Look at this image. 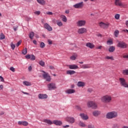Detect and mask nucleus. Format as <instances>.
I'll list each match as a JSON object with an SVG mask.
<instances>
[{"instance_id":"f257e3e1","label":"nucleus","mask_w":128,"mask_h":128,"mask_svg":"<svg viewBox=\"0 0 128 128\" xmlns=\"http://www.w3.org/2000/svg\"><path fill=\"white\" fill-rule=\"evenodd\" d=\"M100 100L102 102H104V104H110L112 100V98L110 95L106 94L102 96Z\"/></svg>"},{"instance_id":"f03ea898","label":"nucleus","mask_w":128,"mask_h":128,"mask_svg":"<svg viewBox=\"0 0 128 128\" xmlns=\"http://www.w3.org/2000/svg\"><path fill=\"white\" fill-rule=\"evenodd\" d=\"M118 117V112H109L106 114V118L108 120H112V118H116Z\"/></svg>"},{"instance_id":"7ed1b4c3","label":"nucleus","mask_w":128,"mask_h":128,"mask_svg":"<svg viewBox=\"0 0 128 128\" xmlns=\"http://www.w3.org/2000/svg\"><path fill=\"white\" fill-rule=\"evenodd\" d=\"M87 106L88 108H92L93 110H96L98 108V104L94 101H89L87 103Z\"/></svg>"},{"instance_id":"20e7f679","label":"nucleus","mask_w":128,"mask_h":128,"mask_svg":"<svg viewBox=\"0 0 128 128\" xmlns=\"http://www.w3.org/2000/svg\"><path fill=\"white\" fill-rule=\"evenodd\" d=\"M42 72H43L42 74L44 78V80H46V82H50V80H52V78H50V76L48 75V73H46L44 71H42Z\"/></svg>"},{"instance_id":"39448f33","label":"nucleus","mask_w":128,"mask_h":128,"mask_svg":"<svg viewBox=\"0 0 128 128\" xmlns=\"http://www.w3.org/2000/svg\"><path fill=\"white\" fill-rule=\"evenodd\" d=\"M119 82L122 86L128 88V84L124 78H120Z\"/></svg>"},{"instance_id":"423d86ee","label":"nucleus","mask_w":128,"mask_h":128,"mask_svg":"<svg viewBox=\"0 0 128 128\" xmlns=\"http://www.w3.org/2000/svg\"><path fill=\"white\" fill-rule=\"evenodd\" d=\"M48 90H56V85L55 83L51 82L47 85Z\"/></svg>"},{"instance_id":"0eeeda50","label":"nucleus","mask_w":128,"mask_h":128,"mask_svg":"<svg viewBox=\"0 0 128 128\" xmlns=\"http://www.w3.org/2000/svg\"><path fill=\"white\" fill-rule=\"evenodd\" d=\"M117 46L120 48H128V44L124 42V41H120L117 44Z\"/></svg>"},{"instance_id":"6e6552de","label":"nucleus","mask_w":128,"mask_h":128,"mask_svg":"<svg viewBox=\"0 0 128 128\" xmlns=\"http://www.w3.org/2000/svg\"><path fill=\"white\" fill-rule=\"evenodd\" d=\"M84 2H80L74 4L73 6L74 8H84Z\"/></svg>"},{"instance_id":"1a4fd4ad","label":"nucleus","mask_w":128,"mask_h":128,"mask_svg":"<svg viewBox=\"0 0 128 128\" xmlns=\"http://www.w3.org/2000/svg\"><path fill=\"white\" fill-rule=\"evenodd\" d=\"M86 22L84 20H80L76 22L78 26H86Z\"/></svg>"},{"instance_id":"9d476101","label":"nucleus","mask_w":128,"mask_h":128,"mask_svg":"<svg viewBox=\"0 0 128 128\" xmlns=\"http://www.w3.org/2000/svg\"><path fill=\"white\" fill-rule=\"evenodd\" d=\"M99 26L100 28H108L110 24L109 23L104 24V22H101L99 24Z\"/></svg>"},{"instance_id":"9b49d317","label":"nucleus","mask_w":128,"mask_h":128,"mask_svg":"<svg viewBox=\"0 0 128 128\" xmlns=\"http://www.w3.org/2000/svg\"><path fill=\"white\" fill-rule=\"evenodd\" d=\"M86 32V28H80L78 30V32L79 34H82Z\"/></svg>"},{"instance_id":"f8f14e48","label":"nucleus","mask_w":128,"mask_h":128,"mask_svg":"<svg viewBox=\"0 0 128 128\" xmlns=\"http://www.w3.org/2000/svg\"><path fill=\"white\" fill-rule=\"evenodd\" d=\"M80 116L81 118H82V120H88V116L84 113L80 114Z\"/></svg>"},{"instance_id":"ddd939ff","label":"nucleus","mask_w":128,"mask_h":128,"mask_svg":"<svg viewBox=\"0 0 128 128\" xmlns=\"http://www.w3.org/2000/svg\"><path fill=\"white\" fill-rule=\"evenodd\" d=\"M44 28L46 30H48V32H52V26H50L48 23H45L44 24Z\"/></svg>"},{"instance_id":"4468645a","label":"nucleus","mask_w":128,"mask_h":128,"mask_svg":"<svg viewBox=\"0 0 128 128\" xmlns=\"http://www.w3.org/2000/svg\"><path fill=\"white\" fill-rule=\"evenodd\" d=\"M18 124L19 126H26L28 125V122L26 121H18Z\"/></svg>"},{"instance_id":"2eb2a0df","label":"nucleus","mask_w":128,"mask_h":128,"mask_svg":"<svg viewBox=\"0 0 128 128\" xmlns=\"http://www.w3.org/2000/svg\"><path fill=\"white\" fill-rule=\"evenodd\" d=\"M38 98L40 100H44L46 98H48V95L46 94H39L38 95Z\"/></svg>"},{"instance_id":"dca6fc26","label":"nucleus","mask_w":128,"mask_h":128,"mask_svg":"<svg viewBox=\"0 0 128 128\" xmlns=\"http://www.w3.org/2000/svg\"><path fill=\"white\" fill-rule=\"evenodd\" d=\"M66 122L70 124H74V118L72 117H68L66 118Z\"/></svg>"},{"instance_id":"f3484780","label":"nucleus","mask_w":128,"mask_h":128,"mask_svg":"<svg viewBox=\"0 0 128 128\" xmlns=\"http://www.w3.org/2000/svg\"><path fill=\"white\" fill-rule=\"evenodd\" d=\"M68 67L70 70H78V66L76 64L68 65Z\"/></svg>"},{"instance_id":"a211bd4d","label":"nucleus","mask_w":128,"mask_h":128,"mask_svg":"<svg viewBox=\"0 0 128 128\" xmlns=\"http://www.w3.org/2000/svg\"><path fill=\"white\" fill-rule=\"evenodd\" d=\"M115 5L118 6H124L120 0H115Z\"/></svg>"},{"instance_id":"6ab92c4d","label":"nucleus","mask_w":128,"mask_h":128,"mask_svg":"<svg viewBox=\"0 0 128 128\" xmlns=\"http://www.w3.org/2000/svg\"><path fill=\"white\" fill-rule=\"evenodd\" d=\"M66 94H74L76 92V90L74 89H68L66 91Z\"/></svg>"},{"instance_id":"aec40b11","label":"nucleus","mask_w":128,"mask_h":128,"mask_svg":"<svg viewBox=\"0 0 128 128\" xmlns=\"http://www.w3.org/2000/svg\"><path fill=\"white\" fill-rule=\"evenodd\" d=\"M80 68H90V64H84L80 66Z\"/></svg>"},{"instance_id":"412c9836","label":"nucleus","mask_w":128,"mask_h":128,"mask_svg":"<svg viewBox=\"0 0 128 128\" xmlns=\"http://www.w3.org/2000/svg\"><path fill=\"white\" fill-rule=\"evenodd\" d=\"M53 124H56V126H61L62 122L60 120H54L53 121Z\"/></svg>"},{"instance_id":"4be33fe9","label":"nucleus","mask_w":128,"mask_h":128,"mask_svg":"<svg viewBox=\"0 0 128 128\" xmlns=\"http://www.w3.org/2000/svg\"><path fill=\"white\" fill-rule=\"evenodd\" d=\"M66 74H70V76H72L76 74V71L74 70H68L66 71Z\"/></svg>"},{"instance_id":"5701e85b","label":"nucleus","mask_w":128,"mask_h":128,"mask_svg":"<svg viewBox=\"0 0 128 128\" xmlns=\"http://www.w3.org/2000/svg\"><path fill=\"white\" fill-rule=\"evenodd\" d=\"M86 46H87V48H94V44L90 42H88L86 44Z\"/></svg>"},{"instance_id":"b1692460","label":"nucleus","mask_w":128,"mask_h":128,"mask_svg":"<svg viewBox=\"0 0 128 128\" xmlns=\"http://www.w3.org/2000/svg\"><path fill=\"white\" fill-rule=\"evenodd\" d=\"M92 114L94 116H98L100 114V112L98 110H94L93 111Z\"/></svg>"},{"instance_id":"393cba45","label":"nucleus","mask_w":128,"mask_h":128,"mask_svg":"<svg viewBox=\"0 0 128 128\" xmlns=\"http://www.w3.org/2000/svg\"><path fill=\"white\" fill-rule=\"evenodd\" d=\"M85 84H84V82H81V81H80L78 82V84H77V86H79L80 88H82V86H85Z\"/></svg>"},{"instance_id":"a878e982","label":"nucleus","mask_w":128,"mask_h":128,"mask_svg":"<svg viewBox=\"0 0 128 128\" xmlns=\"http://www.w3.org/2000/svg\"><path fill=\"white\" fill-rule=\"evenodd\" d=\"M43 122L50 125L53 124V122L50 120L45 119L43 120Z\"/></svg>"},{"instance_id":"bb28decb","label":"nucleus","mask_w":128,"mask_h":128,"mask_svg":"<svg viewBox=\"0 0 128 128\" xmlns=\"http://www.w3.org/2000/svg\"><path fill=\"white\" fill-rule=\"evenodd\" d=\"M60 18H62V20L64 22H68V19L66 18V16L61 15Z\"/></svg>"},{"instance_id":"cd10ccee","label":"nucleus","mask_w":128,"mask_h":128,"mask_svg":"<svg viewBox=\"0 0 128 128\" xmlns=\"http://www.w3.org/2000/svg\"><path fill=\"white\" fill-rule=\"evenodd\" d=\"M37 0V2H38V4H42V6H44L46 4V1H44V0Z\"/></svg>"},{"instance_id":"c85d7f7f","label":"nucleus","mask_w":128,"mask_h":128,"mask_svg":"<svg viewBox=\"0 0 128 128\" xmlns=\"http://www.w3.org/2000/svg\"><path fill=\"white\" fill-rule=\"evenodd\" d=\"M79 126H81L82 128H86V124H84V122L80 121L79 122L78 124Z\"/></svg>"},{"instance_id":"c756f323","label":"nucleus","mask_w":128,"mask_h":128,"mask_svg":"<svg viewBox=\"0 0 128 128\" xmlns=\"http://www.w3.org/2000/svg\"><path fill=\"white\" fill-rule=\"evenodd\" d=\"M115 50H116V48H114V46H111L108 49V52H114Z\"/></svg>"},{"instance_id":"7c9ffc66","label":"nucleus","mask_w":128,"mask_h":128,"mask_svg":"<svg viewBox=\"0 0 128 128\" xmlns=\"http://www.w3.org/2000/svg\"><path fill=\"white\" fill-rule=\"evenodd\" d=\"M76 58H78V54H75L70 56V59L71 60H76Z\"/></svg>"},{"instance_id":"2f4dec72","label":"nucleus","mask_w":128,"mask_h":128,"mask_svg":"<svg viewBox=\"0 0 128 128\" xmlns=\"http://www.w3.org/2000/svg\"><path fill=\"white\" fill-rule=\"evenodd\" d=\"M56 24L58 26H62L63 24H62V22H60V20H56Z\"/></svg>"},{"instance_id":"473e14b6","label":"nucleus","mask_w":128,"mask_h":128,"mask_svg":"<svg viewBox=\"0 0 128 128\" xmlns=\"http://www.w3.org/2000/svg\"><path fill=\"white\" fill-rule=\"evenodd\" d=\"M24 84V86H32V83L28 81H24L23 82Z\"/></svg>"},{"instance_id":"72a5a7b5","label":"nucleus","mask_w":128,"mask_h":128,"mask_svg":"<svg viewBox=\"0 0 128 128\" xmlns=\"http://www.w3.org/2000/svg\"><path fill=\"white\" fill-rule=\"evenodd\" d=\"M34 36V32H31L30 33L29 38L30 40H32Z\"/></svg>"},{"instance_id":"f704fd0d","label":"nucleus","mask_w":128,"mask_h":128,"mask_svg":"<svg viewBox=\"0 0 128 128\" xmlns=\"http://www.w3.org/2000/svg\"><path fill=\"white\" fill-rule=\"evenodd\" d=\"M122 74H124V76H128V70H123Z\"/></svg>"},{"instance_id":"c9c22d12","label":"nucleus","mask_w":128,"mask_h":128,"mask_svg":"<svg viewBox=\"0 0 128 128\" xmlns=\"http://www.w3.org/2000/svg\"><path fill=\"white\" fill-rule=\"evenodd\" d=\"M106 60H114V56H107L105 58Z\"/></svg>"},{"instance_id":"e433bc0d","label":"nucleus","mask_w":128,"mask_h":128,"mask_svg":"<svg viewBox=\"0 0 128 128\" xmlns=\"http://www.w3.org/2000/svg\"><path fill=\"white\" fill-rule=\"evenodd\" d=\"M118 34H120V32L118 30H116L114 32V36L116 38H118Z\"/></svg>"},{"instance_id":"4c0bfd02","label":"nucleus","mask_w":128,"mask_h":128,"mask_svg":"<svg viewBox=\"0 0 128 128\" xmlns=\"http://www.w3.org/2000/svg\"><path fill=\"white\" fill-rule=\"evenodd\" d=\"M39 64H40V66H44V62L42 61V60H40L39 62H38Z\"/></svg>"},{"instance_id":"58836bf2","label":"nucleus","mask_w":128,"mask_h":128,"mask_svg":"<svg viewBox=\"0 0 128 128\" xmlns=\"http://www.w3.org/2000/svg\"><path fill=\"white\" fill-rule=\"evenodd\" d=\"M112 128H119L120 126L118 124H114L112 125Z\"/></svg>"},{"instance_id":"ea45409f","label":"nucleus","mask_w":128,"mask_h":128,"mask_svg":"<svg viewBox=\"0 0 128 128\" xmlns=\"http://www.w3.org/2000/svg\"><path fill=\"white\" fill-rule=\"evenodd\" d=\"M46 44L44 43V42H42L40 44V48H44Z\"/></svg>"},{"instance_id":"a19ab883","label":"nucleus","mask_w":128,"mask_h":128,"mask_svg":"<svg viewBox=\"0 0 128 128\" xmlns=\"http://www.w3.org/2000/svg\"><path fill=\"white\" fill-rule=\"evenodd\" d=\"M6 38V36H4V34H2L0 35V40H4Z\"/></svg>"},{"instance_id":"79ce46f5","label":"nucleus","mask_w":128,"mask_h":128,"mask_svg":"<svg viewBox=\"0 0 128 128\" xmlns=\"http://www.w3.org/2000/svg\"><path fill=\"white\" fill-rule=\"evenodd\" d=\"M120 14H116L114 16L116 20H120Z\"/></svg>"},{"instance_id":"37998d69","label":"nucleus","mask_w":128,"mask_h":128,"mask_svg":"<svg viewBox=\"0 0 128 128\" xmlns=\"http://www.w3.org/2000/svg\"><path fill=\"white\" fill-rule=\"evenodd\" d=\"M28 52V50H26V48H25L22 50V54H26Z\"/></svg>"},{"instance_id":"c03bdc74","label":"nucleus","mask_w":128,"mask_h":128,"mask_svg":"<svg viewBox=\"0 0 128 128\" xmlns=\"http://www.w3.org/2000/svg\"><path fill=\"white\" fill-rule=\"evenodd\" d=\"M30 58L31 60H36V56H34V55H30Z\"/></svg>"},{"instance_id":"a18cd8bd","label":"nucleus","mask_w":128,"mask_h":128,"mask_svg":"<svg viewBox=\"0 0 128 128\" xmlns=\"http://www.w3.org/2000/svg\"><path fill=\"white\" fill-rule=\"evenodd\" d=\"M10 46L12 50H14V48H16V45H14L12 42L10 44Z\"/></svg>"},{"instance_id":"49530a36","label":"nucleus","mask_w":128,"mask_h":128,"mask_svg":"<svg viewBox=\"0 0 128 128\" xmlns=\"http://www.w3.org/2000/svg\"><path fill=\"white\" fill-rule=\"evenodd\" d=\"M88 128H94V126L92 124H89L88 126Z\"/></svg>"},{"instance_id":"de8ad7c7","label":"nucleus","mask_w":128,"mask_h":128,"mask_svg":"<svg viewBox=\"0 0 128 128\" xmlns=\"http://www.w3.org/2000/svg\"><path fill=\"white\" fill-rule=\"evenodd\" d=\"M76 110H82V108H80V106H76Z\"/></svg>"},{"instance_id":"09e8293b","label":"nucleus","mask_w":128,"mask_h":128,"mask_svg":"<svg viewBox=\"0 0 128 128\" xmlns=\"http://www.w3.org/2000/svg\"><path fill=\"white\" fill-rule=\"evenodd\" d=\"M34 14H37V16H40V12L36 11L35 12H34Z\"/></svg>"},{"instance_id":"8fccbe9b","label":"nucleus","mask_w":128,"mask_h":128,"mask_svg":"<svg viewBox=\"0 0 128 128\" xmlns=\"http://www.w3.org/2000/svg\"><path fill=\"white\" fill-rule=\"evenodd\" d=\"M10 70L13 72H16L14 68L12 66L10 68Z\"/></svg>"},{"instance_id":"3c124183","label":"nucleus","mask_w":128,"mask_h":128,"mask_svg":"<svg viewBox=\"0 0 128 128\" xmlns=\"http://www.w3.org/2000/svg\"><path fill=\"white\" fill-rule=\"evenodd\" d=\"M0 82H4V78L2 76H0Z\"/></svg>"},{"instance_id":"603ef678","label":"nucleus","mask_w":128,"mask_h":128,"mask_svg":"<svg viewBox=\"0 0 128 128\" xmlns=\"http://www.w3.org/2000/svg\"><path fill=\"white\" fill-rule=\"evenodd\" d=\"M20 44H22V41L20 40L16 44V46H20Z\"/></svg>"},{"instance_id":"864d4df0","label":"nucleus","mask_w":128,"mask_h":128,"mask_svg":"<svg viewBox=\"0 0 128 128\" xmlns=\"http://www.w3.org/2000/svg\"><path fill=\"white\" fill-rule=\"evenodd\" d=\"M107 44H112V40H108L107 42Z\"/></svg>"},{"instance_id":"5fc2aeb1","label":"nucleus","mask_w":128,"mask_h":128,"mask_svg":"<svg viewBox=\"0 0 128 128\" xmlns=\"http://www.w3.org/2000/svg\"><path fill=\"white\" fill-rule=\"evenodd\" d=\"M46 14H48L49 16H52V14H53L52 12H46Z\"/></svg>"},{"instance_id":"6e6d98bb","label":"nucleus","mask_w":128,"mask_h":128,"mask_svg":"<svg viewBox=\"0 0 128 128\" xmlns=\"http://www.w3.org/2000/svg\"><path fill=\"white\" fill-rule=\"evenodd\" d=\"M102 48H104L102 46H100L96 47V50H102Z\"/></svg>"},{"instance_id":"4d7b16f0","label":"nucleus","mask_w":128,"mask_h":128,"mask_svg":"<svg viewBox=\"0 0 128 128\" xmlns=\"http://www.w3.org/2000/svg\"><path fill=\"white\" fill-rule=\"evenodd\" d=\"M48 42L49 44H52V40H48Z\"/></svg>"},{"instance_id":"13d9d810","label":"nucleus","mask_w":128,"mask_h":128,"mask_svg":"<svg viewBox=\"0 0 128 128\" xmlns=\"http://www.w3.org/2000/svg\"><path fill=\"white\" fill-rule=\"evenodd\" d=\"M88 92H92V88H88Z\"/></svg>"},{"instance_id":"bf43d9fd","label":"nucleus","mask_w":128,"mask_h":128,"mask_svg":"<svg viewBox=\"0 0 128 128\" xmlns=\"http://www.w3.org/2000/svg\"><path fill=\"white\" fill-rule=\"evenodd\" d=\"M4 90V86L2 84L0 85V90Z\"/></svg>"},{"instance_id":"052dcab7","label":"nucleus","mask_w":128,"mask_h":128,"mask_svg":"<svg viewBox=\"0 0 128 128\" xmlns=\"http://www.w3.org/2000/svg\"><path fill=\"white\" fill-rule=\"evenodd\" d=\"M26 58L30 59V54H27V55L26 56Z\"/></svg>"},{"instance_id":"680f3d73","label":"nucleus","mask_w":128,"mask_h":128,"mask_svg":"<svg viewBox=\"0 0 128 128\" xmlns=\"http://www.w3.org/2000/svg\"><path fill=\"white\" fill-rule=\"evenodd\" d=\"M49 68H50V70H54V67L52 66H49Z\"/></svg>"},{"instance_id":"e2e57ef3","label":"nucleus","mask_w":128,"mask_h":128,"mask_svg":"<svg viewBox=\"0 0 128 128\" xmlns=\"http://www.w3.org/2000/svg\"><path fill=\"white\" fill-rule=\"evenodd\" d=\"M18 26L14 27V32H16V30H18Z\"/></svg>"},{"instance_id":"0e129e2a","label":"nucleus","mask_w":128,"mask_h":128,"mask_svg":"<svg viewBox=\"0 0 128 128\" xmlns=\"http://www.w3.org/2000/svg\"><path fill=\"white\" fill-rule=\"evenodd\" d=\"M22 94H27L28 96H30V94L28 92H24V91H22Z\"/></svg>"},{"instance_id":"69168bd1","label":"nucleus","mask_w":128,"mask_h":128,"mask_svg":"<svg viewBox=\"0 0 128 128\" xmlns=\"http://www.w3.org/2000/svg\"><path fill=\"white\" fill-rule=\"evenodd\" d=\"M29 72H32V66H30L28 68Z\"/></svg>"},{"instance_id":"338daca9","label":"nucleus","mask_w":128,"mask_h":128,"mask_svg":"<svg viewBox=\"0 0 128 128\" xmlns=\"http://www.w3.org/2000/svg\"><path fill=\"white\" fill-rule=\"evenodd\" d=\"M33 44H36V40H33Z\"/></svg>"},{"instance_id":"774afa93","label":"nucleus","mask_w":128,"mask_h":128,"mask_svg":"<svg viewBox=\"0 0 128 128\" xmlns=\"http://www.w3.org/2000/svg\"><path fill=\"white\" fill-rule=\"evenodd\" d=\"M122 128H128V126H124L122 127Z\"/></svg>"}]
</instances>
